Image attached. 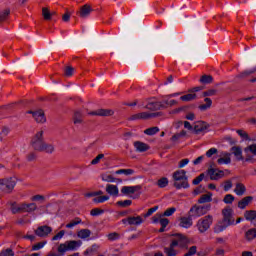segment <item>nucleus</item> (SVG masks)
<instances>
[{
    "instance_id": "25",
    "label": "nucleus",
    "mask_w": 256,
    "mask_h": 256,
    "mask_svg": "<svg viewBox=\"0 0 256 256\" xmlns=\"http://www.w3.org/2000/svg\"><path fill=\"white\" fill-rule=\"evenodd\" d=\"M211 201H213V193H211V192H208L207 194L202 195L198 199V203L200 205H203V203H211Z\"/></svg>"
},
{
    "instance_id": "8",
    "label": "nucleus",
    "mask_w": 256,
    "mask_h": 256,
    "mask_svg": "<svg viewBox=\"0 0 256 256\" xmlns=\"http://www.w3.org/2000/svg\"><path fill=\"white\" fill-rule=\"evenodd\" d=\"M15 185H17V180L13 177L0 179V191L3 193H12Z\"/></svg>"
},
{
    "instance_id": "6",
    "label": "nucleus",
    "mask_w": 256,
    "mask_h": 256,
    "mask_svg": "<svg viewBox=\"0 0 256 256\" xmlns=\"http://www.w3.org/2000/svg\"><path fill=\"white\" fill-rule=\"evenodd\" d=\"M211 211V204H207L204 206H199L197 204L193 205L188 211V215L193 219H199V217H203V215H207Z\"/></svg>"
},
{
    "instance_id": "63",
    "label": "nucleus",
    "mask_w": 256,
    "mask_h": 256,
    "mask_svg": "<svg viewBox=\"0 0 256 256\" xmlns=\"http://www.w3.org/2000/svg\"><path fill=\"white\" fill-rule=\"evenodd\" d=\"M35 159H37V153L35 152H30L27 155V161H35Z\"/></svg>"
},
{
    "instance_id": "29",
    "label": "nucleus",
    "mask_w": 256,
    "mask_h": 256,
    "mask_svg": "<svg viewBox=\"0 0 256 256\" xmlns=\"http://www.w3.org/2000/svg\"><path fill=\"white\" fill-rule=\"evenodd\" d=\"M73 123L74 125H81L83 123V113L81 111L77 110L74 112Z\"/></svg>"
},
{
    "instance_id": "5",
    "label": "nucleus",
    "mask_w": 256,
    "mask_h": 256,
    "mask_svg": "<svg viewBox=\"0 0 256 256\" xmlns=\"http://www.w3.org/2000/svg\"><path fill=\"white\" fill-rule=\"evenodd\" d=\"M81 245H83V242L81 240L66 241L65 243L58 246V253L60 255H65L67 251H77V249H79Z\"/></svg>"
},
{
    "instance_id": "33",
    "label": "nucleus",
    "mask_w": 256,
    "mask_h": 256,
    "mask_svg": "<svg viewBox=\"0 0 256 256\" xmlns=\"http://www.w3.org/2000/svg\"><path fill=\"white\" fill-rule=\"evenodd\" d=\"M204 101L206 104L198 106L200 111H207V109H211V106L213 105V100H211V98H205Z\"/></svg>"
},
{
    "instance_id": "62",
    "label": "nucleus",
    "mask_w": 256,
    "mask_h": 256,
    "mask_svg": "<svg viewBox=\"0 0 256 256\" xmlns=\"http://www.w3.org/2000/svg\"><path fill=\"white\" fill-rule=\"evenodd\" d=\"M204 191L205 188L202 185H200L196 189H194L193 195H201V193H203Z\"/></svg>"
},
{
    "instance_id": "24",
    "label": "nucleus",
    "mask_w": 256,
    "mask_h": 256,
    "mask_svg": "<svg viewBox=\"0 0 256 256\" xmlns=\"http://www.w3.org/2000/svg\"><path fill=\"white\" fill-rule=\"evenodd\" d=\"M246 192H247V187H245V184H243V183L236 184L234 193H236V195H238V197H243V195H245Z\"/></svg>"
},
{
    "instance_id": "11",
    "label": "nucleus",
    "mask_w": 256,
    "mask_h": 256,
    "mask_svg": "<svg viewBox=\"0 0 256 256\" xmlns=\"http://www.w3.org/2000/svg\"><path fill=\"white\" fill-rule=\"evenodd\" d=\"M89 115L97 116V117H112L115 115V111L112 109H98L92 112H89Z\"/></svg>"
},
{
    "instance_id": "49",
    "label": "nucleus",
    "mask_w": 256,
    "mask_h": 256,
    "mask_svg": "<svg viewBox=\"0 0 256 256\" xmlns=\"http://www.w3.org/2000/svg\"><path fill=\"white\" fill-rule=\"evenodd\" d=\"M45 245H47V241H42L37 244H34L32 246V251H39L40 249H43V247H45Z\"/></svg>"
},
{
    "instance_id": "28",
    "label": "nucleus",
    "mask_w": 256,
    "mask_h": 256,
    "mask_svg": "<svg viewBox=\"0 0 256 256\" xmlns=\"http://www.w3.org/2000/svg\"><path fill=\"white\" fill-rule=\"evenodd\" d=\"M143 223V218L141 216H130L128 217V225H141Z\"/></svg>"
},
{
    "instance_id": "12",
    "label": "nucleus",
    "mask_w": 256,
    "mask_h": 256,
    "mask_svg": "<svg viewBox=\"0 0 256 256\" xmlns=\"http://www.w3.org/2000/svg\"><path fill=\"white\" fill-rule=\"evenodd\" d=\"M53 228H51L50 226L44 225V226H39L36 230H35V235H37V237H47L50 233H52Z\"/></svg>"
},
{
    "instance_id": "3",
    "label": "nucleus",
    "mask_w": 256,
    "mask_h": 256,
    "mask_svg": "<svg viewBox=\"0 0 256 256\" xmlns=\"http://www.w3.org/2000/svg\"><path fill=\"white\" fill-rule=\"evenodd\" d=\"M223 219L214 226V233H223L227 227L235 225V219L233 218V208L226 207L222 210Z\"/></svg>"
},
{
    "instance_id": "45",
    "label": "nucleus",
    "mask_w": 256,
    "mask_h": 256,
    "mask_svg": "<svg viewBox=\"0 0 256 256\" xmlns=\"http://www.w3.org/2000/svg\"><path fill=\"white\" fill-rule=\"evenodd\" d=\"M103 213H105V210L100 208H94L90 211L92 217H99V215H103Z\"/></svg>"
},
{
    "instance_id": "43",
    "label": "nucleus",
    "mask_w": 256,
    "mask_h": 256,
    "mask_svg": "<svg viewBox=\"0 0 256 256\" xmlns=\"http://www.w3.org/2000/svg\"><path fill=\"white\" fill-rule=\"evenodd\" d=\"M42 15L45 21H51V16L53 14L49 11V8H42Z\"/></svg>"
},
{
    "instance_id": "35",
    "label": "nucleus",
    "mask_w": 256,
    "mask_h": 256,
    "mask_svg": "<svg viewBox=\"0 0 256 256\" xmlns=\"http://www.w3.org/2000/svg\"><path fill=\"white\" fill-rule=\"evenodd\" d=\"M200 83H202L203 85H209V84L213 83V76H211V75H203L200 78Z\"/></svg>"
},
{
    "instance_id": "42",
    "label": "nucleus",
    "mask_w": 256,
    "mask_h": 256,
    "mask_svg": "<svg viewBox=\"0 0 256 256\" xmlns=\"http://www.w3.org/2000/svg\"><path fill=\"white\" fill-rule=\"evenodd\" d=\"M102 181H106V183H115V181H118V183H122L121 179H117L113 177V175H107L106 177L102 178Z\"/></svg>"
},
{
    "instance_id": "21",
    "label": "nucleus",
    "mask_w": 256,
    "mask_h": 256,
    "mask_svg": "<svg viewBox=\"0 0 256 256\" xmlns=\"http://www.w3.org/2000/svg\"><path fill=\"white\" fill-rule=\"evenodd\" d=\"M22 213H33V211H37L36 203H22Z\"/></svg>"
},
{
    "instance_id": "38",
    "label": "nucleus",
    "mask_w": 256,
    "mask_h": 256,
    "mask_svg": "<svg viewBox=\"0 0 256 256\" xmlns=\"http://www.w3.org/2000/svg\"><path fill=\"white\" fill-rule=\"evenodd\" d=\"M253 73H256V68H253L252 70H246V71L240 73L237 77L239 79H245V78L249 77V75H253Z\"/></svg>"
},
{
    "instance_id": "56",
    "label": "nucleus",
    "mask_w": 256,
    "mask_h": 256,
    "mask_svg": "<svg viewBox=\"0 0 256 256\" xmlns=\"http://www.w3.org/2000/svg\"><path fill=\"white\" fill-rule=\"evenodd\" d=\"M203 179H205V174L201 173L198 177H196L192 181V185H199V183H201V181H203Z\"/></svg>"
},
{
    "instance_id": "27",
    "label": "nucleus",
    "mask_w": 256,
    "mask_h": 256,
    "mask_svg": "<svg viewBox=\"0 0 256 256\" xmlns=\"http://www.w3.org/2000/svg\"><path fill=\"white\" fill-rule=\"evenodd\" d=\"M33 117L37 123H45V113L43 110L36 111V113H33Z\"/></svg>"
},
{
    "instance_id": "36",
    "label": "nucleus",
    "mask_w": 256,
    "mask_h": 256,
    "mask_svg": "<svg viewBox=\"0 0 256 256\" xmlns=\"http://www.w3.org/2000/svg\"><path fill=\"white\" fill-rule=\"evenodd\" d=\"M145 135H149V136H153V135H157V133H159V127L154 126V127H150L146 130H144Z\"/></svg>"
},
{
    "instance_id": "53",
    "label": "nucleus",
    "mask_w": 256,
    "mask_h": 256,
    "mask_svg": "<svg viewBox=\"0 0 256 256\" xmlns=\"http://www.w3.org/2000/svg\"><path fill=\"white\" fill-rule=\"evenodd\" d=\"M217 153H219V150H217V148H210L207 152H206V157H208V159H211V157L213 155H217Z\"/></svg>"
},
{
    "instance_id": "16",
    "label": "nucleus",
    "mask_w": 256,
    "mask_h": 256,
    "mask_svg": "<svg viewBox=\"0 0 256 256\" xmlns=\"http://www.w3.org/2000/svg\"><path fill=\"white\" fill-rule=\"evenodd\" d=\"M136 191H141V186H124L121 188V193L123 195H133V193H136Z\"/></svg>"
},
{
    "instance_id": "59",
    "label": "nucleus",
    "mask_w": 256,
    "mask_h": 256,
    "mask_svg": "<svg viewBox=\"0 0 256 256\" xmlns=\"http://www.w3.org/2000/svg\"><path fill=\"white\" fill-rule=\"evenodd\" d=\"M197 253V246H192L189 248L188 252L183 256H193Z\"/></svg>"
},
{
    "instance_id": "61",
    "label": "nucleus",
    "mask_w": 256,
    "mask_h": 256,
    "mask_svg": "<svg viewBox=\"0 0 256 256\" xmlns=\"http://www.w3.org/2000/svg\"><path fill=\"white\" fill-rule=\"evenodd\" d=\"M186 165H189V158L182 159L178 163V169H183V167H185Z\"/></svg>"
},
{
    "instance_id": "41",
    "label": "nucleus",
    "mask_w": 256,
    "mask_h": 256,
    "mask_svg": "<svg viewBox=\"0 0 256 256\" xmlns=\"http://www.w3.org/2000/svg\"><path fill=\"white\" fill-rule=\"evenodd\" d=\"M135 170L133 169H120L116 171V175H133Z\"/></svg>"
},
{
    "instance_id": "31",
    "label": "nucleus",
    "mask_w": 256,
    "mask_h": 256,
    "mask_svg": "<svg viewBox=\"0 0 256 256\" xmlns=\"http://www.w3.org/2000/svg\"><path fill=\"white\" fill-rule=\"evenodd\" d=\"M9 15H11V9L9 8L0 11V23L7 21L9 19Z\"/></svg>"
},
{
    "instance_id": "51",
    "label": "nucleus",
    "mask_w": 256,
    "mask_h": 256,
    "mask_svg": "<svg viewBox=\"0 0 256 256\" xmlns=\"http://www.w3.org/2000/svg\"><path fill=\"white\" fill-rule=\"evenodd\" d=\"M214 95H217V90L210 89V90L203 92L202 97H213Z\"/></svg>"
},
{
    "instance_id": "54",
    "label": "nucleus",
    "mask_w": 256,
    "mask_h": 256,
    "mask_svg": "<svg viewBox=\"0 0 256 256\" xmlns=\"http://www.w3.org/2000/svg\"><path fill=\"white\" fill-rule=\"evenodd\" d=\"M158 209H159V206H154V207L148 209L147 213L144 214V217H145L146 219H147V217H151V215H152L153 213H155L156 211H158Z\"/></svg>"
},
{
    "instance_id": "46",
    "label": "nucleus",
    "mask_w": 256,
    "mask_h": 256,
    "mask_svg": "<svg viewBox=\"0 0 256 256\" xmlns=\"http://www.w3.org/2000/svg\"><path fill=\"white\" fill-rule=\"evenodd\" d=\"M93 203H105V201H109V196H98L96 198H93Z\"/></svg>"
},
{
    "instance_id": "48",
    "label": "nucleus",
    "mask_w": 256,
    "mask_h": 256,
    "mask_svg": "<svg viewBox=\"0 0 256 256\" xmlns=\"http://www.w3.org/2000/svg\"><path fill=\"white\" fill-rule=\"evenodd\" d=\"M73 73H75V68H73V66H67L64 69V75L66 77H73Z\"/></svg>"
},
{
    "instance_id": "47",
    "label": "nucleus",
    "mask_w": 256,
    "mask_h": 256,
    "mask_svg": "<svg viewBox=\"0 0 256 256\" xmlns=\"http://www.w3.org/2000/svg\"><path fill=\"white\" fill-rule=\"evenodd\" d=\"M81 218H76L75 220H72L70 223L66 224L67 229H73V227H76V225H80Z\"/></svg>"
},
{
    "instance_id": "37",
    "label": "nucleus",
    "mask_w": 256,
    "mask_h": 256,
    "mask_svg": "<svg viewBox=\"0 0 256 256\" xmlns=\"http://www.w3.org/2000/svg\"><path fill=\"white\" fill-rule=\"evenodd\" d=\"M157 185L160 189H165V187L169 185V179H167V177H162L157 181Z\"/></svg>"
},
{
    "instance_id": "9",
    "label": "nucleus",
    "mask_w": 256,
    "mask_h": 256,
    "mask_svg": "<svg viewBox=\"0 0 256 256\" xmlns=\"http://www.w3.org/2000/svg\"><path fill=\"white\" fill-rule=\"evenodd\" d=\"M155 117H159V112H154V113L140 112L132 115L131 120L132 121H137L138 119L147 120V119H153Z\"/></svg>"
},
{
    "instance_id": "26",
    "label": "nucleus",
    "mask_w": 256,
    "mask_h": 256,
    "mask_svg": "<svg viewBox=\"0 0 256 256\" xmlns=\"http://www.w3.org/2000/svg\"><path fill=\"white\" fill-rule=\"evenodd\" d=\"M231 151H232L234 157H236V159H237L238 161H242V159H243V150H241V147H239V146H233V147L231 148Z\"/></svg>"
},
{
    "instance_id": "20",
    "label": "nucleus",
    "mask_w": 256,
    "mask_h": 256,
    "mask_svg": "<svg viewBox=\"0 0 256 256\" xmlns=\"http://www.w3.org/2000/svg\"><path fill=\"white\" fill-rule=\"evenodd\" d=\"M106 193H108V195H111L112 197H119V188L117 187V185L107 184Z\"/></svg>"
},
{
    "instance_id": "4",
    "label": "nucleus",
    "mask_w": 256,
    "mask_h": 256,
    "mask_svg": "<svg viewBox=\"0 0 256 256\" xmlns=\"http://www.w3.org/2000/svg\"><path fill=\"white\" fill-rule=\"evenodd\" d=\"M172 179L174 181L175 189H189V176H187V171L180 169L176 170L173 175Z\"/></svg>"
},
{
    "instance_id": "23",
    "label": "nucleus",
    "mask_w": 256,
    "mask_h": 256,
    "mask_svg": "<svg viewBox=\"0 0 256 256\" xmlns=\"http://www.w3.org/2000/svg\"><path fill=\"white\" fill-rule=\"evenodd\" d=\"M251 201H253V196H246V197L242 198L238 202V208L246 209L249 206V203H251Z\"/></svg>"
},
{
    "instance_id": "1",
    "label": "nucleus",
    "mask_w": 256,
    "mask_h": 256,
    "mask_svg": "<svg viewBox=\"0 0 256 256\" xmlns=\"http://www.w3.org/2000/svg\"><path fill=\"white\" fill-rule=\"evenodd\" d=\"M172 237H175L169 247L164 248V253L166 256H177L178 252L175 250V247H180V249H187L189 246V238L181 233L172 234Z\"/></svg>"
},
{
    "instance_id": "60",
    "label": "nucleus",
    "mask_w": 256,
    "mask_h": 256,
    "mask_svg": "<svg viewBox=\"0 0 256 256\" xmlns=\"http://www.w3.org/2000/svg\"><path fill=\"white\" fill-rule=\"evenodd\" d=\"M103 157H105V154H99L98 156H96L92 161H91V165H97L99 163V161H101V159H103Z\"/></svg>"
},
{
    "instance_id": "13",
    "label": "nucleus",
    "mask_w": 256,
    "mask_h": 256,
    "mask_svg": "<svg viewBox=\"0 0 256 256\" xmlns=\"http://www.w3.org/2000/svg\"><path fill=\"white\" fill-rule=\"evenodd\" d=\"M93 13V8H91V5L85 4L80 7V11L77 13L81 19H87Z\"/></svg>"
},
{
    "instance_id": "17",
    "label": "nucleus",
    "mask_w": 256,
    "mask_h": 256,
    "mask_svg": "<svg viewBox=\"0 0 256 256\" xmlns=\"http://www.w3.org/2000/svg\"><path fill=\"white\" fill-rule=\"evenodd\" d=\"M134 147L138 153H145V151H149V149H151L147 143L141 141L134 142Z\"/></svg>"
},
{
    "instance_id": "2",
    "label": "nucleus",
    "mask_w": 256,
    "mask_h": 256,
    "mask_svg": "<svg viewBox=\"0 0 256 256\" xmlns=\"http://www.w3.org/2000/svg\"><path fill=\"white\" fill-rule=\"evenodd\" d=\"M31 145L34 151H39L40 153H48L51 155L55 151V146H53V144H47L43 139V130L34 135L31 140Z\"/></svg>"
},
{
    "instance_id": "18",
    "label": "nucleus",
    "mask_w": 256,
    "mask_h": 256,
    "mask_svg": "<svg viewBox=\"0 0 256 256\" xmlns=\"http://www.w3.org/2000/svg\"><path fill=\"white\" fill-rule=\"evenodd\" d=\"M165 105L162 102H149L145 109H149L150 111H159L160 109H165Z\"/></svg>"
},
{
    "instance_id": "22",
    "label": "nucleus",
    "mask_w": 256,
    "mask_h": 256,
    "mask_svg": "<svg viewBox=\"0 0 256 256\" xmlns=\"http://www.w3.org/2000/svg\"><path fill=\"white\" fill-rule=\"evenodd\" d=\"M222 156L217 160L218 165H229L231 163V153L223 152Z\"/></svg>"
},
{
    "instance_id": "44",
    "label": "nucleus",
    "mask_w": 256,
    "mask_h": 256,
    "mask_svg": "<svg viewBox=\"0 0 256 256\" xmlns=\"http://www.w3.org/2000/svg\"><path fill=\"white\" fill-rule=\"evenodd\" d=\"M133 204L132 200H120L116 203V205H118V207H130V205Z\"/></svg>"
},
{
    "instance_id": "15",
    "label": "nucleus",
    "mask_w": 256,
    "mask_h": 256,
    "mask_svg": "<svg viewBox=\"0 0 256 256\" xmlns=\"http://www.w3.org/2000/svg\"><path fill=\"white\" fill-rule=\"evenodd\" d=\"M209 129V124L207 122L198 121L194 125V132L196 135H199V133H205Z\"/></svg>"
},
{
    "instance_id": "19",
    "label": "nucleus",
    "mask_w": 256,
    "mask_h": 256,
    "mask_svg": "<svg viewBox=\"0 0 256 256\" xmlns=\"http://www.w3.org/2000/svg\"><path fill=\"white\" fill-rule=\"evenodd\" d=\"M244 239L251 243L256 239V228H250L244 233Z\"/></svg>"
},
{
    "instance_id": "7",
    "label": "nucleus",
    "mask_w": 256,
    "mask_h": 256,
    "mask_svg": "<svg viewBox=\"0 0 256 256\" xmlns=\"http://www.w3.org/2000/svg\"><path fill=\"white\" fill-rule=\"evenodd\" d=\"M211 225H213V216L207 215L198 220L196 227L200 233H205L209 231Z\"/></svg>"
},
{
    "instance_id": "64",
    "label": "nucleus",
    "mask_w": 256,
    "mask_h": 256,
    "mask_svg": "<svg viewBox=\"0 0 256 256\" xmlns=\"http://www.w3.org/2000/svg\"><path fill=\"white\" fill-rule=\"evenodd\" d=\"M161 217H163V214H156L155 216L152 217V223H160Z\"/></svg>"
},
{
    "instance_id": "58",
    "label": "nucleus",
    "mask_w": 256,
    "mask_h": 256,
    "mask_svg": "<svg viewBox=\"0 0 256 256\" xmlns=\"http://www.w3.org/2000/svg\"><path fill=\"white\" fill-rule=\"evenodd\" d=\"M233 188V182L231 181V180H226L225 182H224V187H223V189H224V191H230V189H232Z\"/></svg>"
},
{
    "instance_id": "50",
    "label": "nucleus",
    "mask_w": 256,
    "mask_h": 256,
    "mask_svg": "<svg viewBox=\"0 0 256 256\" xmlns=\"http://www.w3.org/2000/svg\"><path fill=\"white\" fill-rule=\"evenodd\" d=\"M177 211V208L171 207L165 210V212L162 214L163 217H171Z\"/></svg>"
},
{
    "instance_id": "40",
    "label": "nucleus",
    "mask_w": 256,
    "mask_h": 256,
    "mask_svg": "<svg viewBox=\"0 0 256 256\" xmlns=\"http://www.w3.org/2000/svg\"><path fill=\"white\" fill-rule=\"evenodd\" d=\"M233 201H235V196H233V194H226L223 198V202L226 205H231Z\"/></svg>"
},
{
    "instance_id": "10",
    "label": "nucleus",
    "mask_w": 256,
    "mask_h": 256,
    "mask_svg": "<svg viewBox=\"0 0 256 256\" xmlns=\"http://www.w3.org/2000/svg\"><path fill=\"white\" fill-rule=\"evenodd\" d=\"M208 175L210 176L211 181H219V179H223V177H225V172L223 170L209 168Z\"/></svg>"
},
{
    "instance_id": "34",
    "label": "nucleus",
    "mask_w": 256,
    "mask_h": 256,
    "mask_svg": "<svg viewBox=\"0 0 256 256\" xmlns=\"http://www.w3.org/2000/svg\"><path fill=\"white\" fill-rule=\"evenodd\" d=\"M77 236L79 239H88V237H91V230L89 229H81L78 231Z\"/></svg>"
},
{
    "instance_id": "30",
    "label": "nucleus",
    "mask_w": 256,
    "mask_h": 256,
    "mask_svg": "<svg viewBox=\"0 0 256 256\" xmlns=\"http://www.w3.org/2000/svg\"><path fill=\"white\" fill-rule=\"evenodd\" d=\"M9 205L13 215H17V213H22V204L17 206V202H10Z\"/></svg>"
},
{
    "instance_id": "55",
    "label": "nucleus",
    "mask_w": 256,
    "mask_h": 256,
    "mask_svg": "<svg viewBox=\"0 0 256 256\" xmlns=\"http://www.w3.org/2000/svg\"><path fill=\"white\" fill-rule=\"evenodd\" d=\"M64 236H65V230H61L60 232H58L56 235L52 237V241H59V239H63Z\"/></svg>"
},
{
    "instance_id": "57",
    "label": "nucleus",
    "mask_w": 256,
    "mask_h": 256,
    "mask_svg": "<svg viewBox=\"0 0 256 256\" xmlns=\"http://www.w3.org/2000/svg\"><path fill=\"white\" fill-rule=\"evenodd\" d=\"M107 237H108L109 241H117V239H119L120 235L117 232H112V233L108 234Z\"/></svg>"
},
{
    "instance_id": "52",
    "label": "nucleus",
    "mask_w": 256,
    "mask_h": 256,
    "mask_svg": "<svg viewBox=\"0 0 256 256\" xmlns=\"http://www.w3.org/2000/svg\"><path fill=\"white\" fill-rule=\"evenodd\" d=\"M0 256H15V252L12 249L7 248L6 250H2L0 252Z\"/></svg>"
},
{
    "instance_id": "14",
    "label": "nucleus",
    "mask_w": 256,
    "mask_h": 256,
    "mask_svg": "<svg viewBox=\"0 0 256 256\" xmlns=\"http://www.w3.org/2000/svg\"><path fill=\"white\" fill-rule=\"evenodd\" d=\"M179 227H182L183 229H190V227H193V218L190 214H188L187 217H181Z\"/></svg>"
},
{
    "instance_id": "39",
    "label": "nucleus",
    "mask_w": 256,
    "mask_h": 256,
    "mask_svg": "<svg viewBox=\"0 0 256 256\" xmlns=\"http://www.w3.org/2000/svg\"><path fill=\"white\" fill-rule=\"evenodd\" d=\"M195 99H197V94H192V93L186 94V95H183V96L180 97V100L185 101V102L193 101Z\"/></svg>"
},
{
    "instance_id": "32",
    "label": "nucleus",
    "mask_w": 256,
    "mask_h": 256,
    "mask_svg": "<svg viewBox=\"0 0 256 256\" xmlns=\"http://www.w3.org/2000/svg\"><path fill=\"white\" fill-rule=\"evenodd\" d=\"M244 218L246 219V221H255L256 211L255 210H246L244 212Z\"/></svg>"
}]
</instances>
